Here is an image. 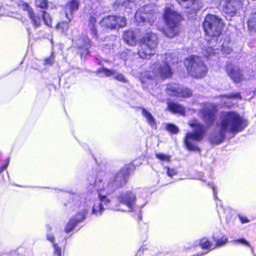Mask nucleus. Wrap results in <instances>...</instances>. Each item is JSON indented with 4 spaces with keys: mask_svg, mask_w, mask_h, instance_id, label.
Here are the masks:
<instances>
[{
    "mask_svg": "<svg viewBox=\"0 0 256 256\" xmlns=\"http://www.w3.org/2000/svg\"><path fill=\"white\" fill-rule=\"evenodd\" d=\"M128 2H133V0H128Z\"/></svg>",
    "mask_w": 256,
    "mask_h": 256,
    "instance_id": "nucleus-50",
    "label": "nucleus"
},
{
    "mask_svg": "<svg viewBox=\"0 0 256 256\" xmlns=\"http://www.w3.org/2000/svg\"><path fill=\"white\" fill-rule=\"evenodd\" d=\"M220 50L223 54H227L232 52V44L228 38L225 39L221 46Z\"/></svg>",
    "mask_w": 256,
    "mask_h": 256,
    "instance_id": "nucleus-31",
    "label": "nucleus"
},
{
    "mask_svg": "<svg viewBox=\"0 0 256 256\" xmlns=\"http://www.w3.org/2000/svg\"><path fill=\"white\" fill-rule=\"evenodd\" d=\"M222 102L223 104L228 107H230L232 106V104L228 102V100L230 99H242V97L240 94L238 92H234L228 95H224L221 96Z\"/></svg>",
    "mask_w": 256,
    "mask_h": 256,
    "instance_id": "nucleus-22",
    "label": "nucleus"
},
{
    "mask_svg": "<svg viewBox=\"0 0 256 256\" xmlns=\"http://www.w3.org/2000/svg\"><path fill=\"white\" fill-rule=\"evenodd\" d=\"M184 64L189 74L196 78H202L207 73L208 69L201 58L190 56L186 58Z\"/></svg>",
    "mask_w": 256,
    "mask_h": 256,
    "instance_id": "nucleus-7",
    "label": "nucleus"
},
{
    "mask_svg": "<svg viewBox=\"0 0 256 256\" xmlns=\"http://www.w3.org/2000/svg\"><path fill=\"white\" fill-rule=\"evenodd\" d=\"M18 6L23 10L27 11L28 15L33 11L32 8L24 2H20L18 3Z\"/></svg>",
    "mask_w": 256,
    "mask_h": 256,
    "instance_id": "nucleus-36",
    "label": "nucleus"
},
{
    "mask_svg": "<svg viewBox=\"0 0 256 256\" xmlns=\"http://www.w3.org/2000/svg\"><path fill=\"white\" fill-rule=\"evenodd\" d=\"M40 16H42L45 24L48 26H50L52 20L50 14L44 11H42Z\"/></svg>",
    "mask_w": 256,
    "mask_h": 256,
    "instance_id": "nucleus-33",
    "label": "nucleus"
},
{
    "mask_svg": "<svg viewBox=\"0 0 256 256\" xmlns=\"http://www.w3.org/2000/svg\"><path fill=\"white\" fill-rule=\"evenodd\" d=\"M9 162H10V158H8L6 160V164H4L2 165L0 167V170L1 172L4 170H6L7 168L8 164H9Z\"/></svg>",
    "mask_w": 256,
    "mask_h": 256,
    "instance_id": "nucleus-46",
    "label": "nucleus"
},
{
    "mask_svg": "<svg viewBox=\"0 0 256 256\" xmlns=\"http://www.w3.org/2000/svg\"><path fill=\"white\" fill-rule=\"evenodd\" d=\"M216 50H214L212 46H208L203 50V54L207 58L210 57L213 54H216Z\"/></svg>",
    "mask_w": 256,
    "mask_h": 256,
    "instance_id": "nucleus-34",
    "label": "nucleus"
},
{
    "mask_svg": "<svg viewBox=\"0 0 256 256\" xmlns=\"http://www.w3.org/2000/svg\"><path fill=\"white\" fill-rule=\"evenodd\" d=\"M226 68L228 76L234 82L238 83L242 80V74L238 66L232 64H228Z\"/></svg>",
    "mask_w": 256,
    "mask_h": 256,
    "instance_id": "nucleus-16",
    "label": "nucleus"
},
{
    "mask_svg": "<svg viewBox=\"0 0 256 256\" xmlns=\"http://www.w3.org/2000/svg\"><path fill=\"white\" fill-rule=\"evenodd\" d=\"M166 130L173 134H177L179 131L178 128L173 124H167Z\"/></svg>",
    "mask_w": 256,
    "mask_h": 256,
    "instance_id": "nucleus-37",
    "label": "nucleus"
},
{
    "mask_svg": "<svg viewBox=\"0 0 256 256\" xmlns=\"http://www.w3.org/2000/svg\"><path fill=\"white\" fill-rule=\"evenodd\" d=\"M166 168L167 169V174L170 177H172L176 174V172L174 169H170L169 168Z\"/></svg>",
    "mask_w": 256,
    "mask_h": 256,
    "instance_id": "nucleus-43",
    "label": "nucleus"
},
{
    "mask_svg": "<svg viewBox=\"0 0 256 256\" xmlns=\"http://www.w3.org/2000/svg\"><path fill=\"white\" fill-rule=\"evenodd\" d=\"M47 240L53 244H54L55 238L52 234H48L46 236Z\"/></svg>",
    "mask_w": 256,
    "mask_h": 256,
    "instance_id": "nucleus-48",
    "label": "nucleus"
},
{
    "mask_svg": "<svg viewBox=\"0 0 256 256\" xmlns=\"http://www.w3.org/2000/svg\"><path fill=\"white\" fill-rule=\"evenodd\" d=\"M242 6L240 0H226L223 5V12L226 14L232 16Z\"/></svg>",
    "mask_w": 256,
    "mask_h": 256,
    "instance_id": "nucleus-14",
    "label": "nucleus"
},
{
    "mask_svg": "<svg viewBox=\"0 0 256 256\" xmlns=\"http://www.w3.org/2000/svg\"><path fill=\"white\" fill-rule=\"evenodd\" d=\"M156 156L162 162H169L170 160V155L162 153H156Z\"/></svg>",
    "mask_w": 256,
    "mask_h": 256,
    "instance_id": "nucleus-35",
    "label": "nucleus"
},
{
    "mask_svg": "<svg viewBox=\"0 0 256 256\" xmlns=\"http://www.w3.org/2000/svg\"><path fill=\"white\" fill-rule=\"evenodd\" d=\"M188 124L192 128L193 132H189L186 134L184 138V144L188 150L196 151L198 150L196 142L203 139L206 133V129L196 119L190 120Z\"/></svg>",
    "mask_w": 256,
    "mask_h": 256,
    "instance_id": "nucleus-4",
    "label": "nucleus"
},
{
    "mask_svg": "<svg viewBox=\"0 0 256 256\" xmlns=\"http://www.w3.org/2000/svg\"><path fill=\"white\" fill-rule=\"evenodd\" d=\"M126 20L124 17L109 16L104 18L100 22L102 26L110 30L123 28L126 26Z\"/></svg>",
    "mask_w": 256,
    "mask_h": 256,
    "instance_id": "nucleus-8",
    "label": "nucleus"
},
{
    "mask_svg": "<svg viewBox=\"0 0 256 256\" xmlns=\"http://www.w3.org/2000/svg\"><path fill=\"white\" fill-rule=\"evenodd\" d=\"M94 187L97 191H101L102 190L108 189L109 192L112 188L110 183L109 182H103L102 180H96L94 183Z\"/></svg>",
    "mask_w": 256,
    "mask_h": 256,
    "instance_id": "nucleus-24",
    "label": "nucleus"
},
{
    "mask_svg": "<svg viewBox=\"0 0 256 256\" xmlns=\"http://www.w3.org/2000/svg\"><path fill=\"white\" fill-rule=\"evenodd\" d=\"M157 35L152 32H148L142 37L140 42L138 54L140 58L149 60L154 55L158 46Z\"/></svg>",
    "mask_w": 256,
    "mask_h": 256,
    "instance_id": "nucleus-3",
    "label": "nucleus"
},
{
    "mask_svg": "<svg viewBox=\"0 0 256 256\" xmlns=\"http://www.w3.org/2000/svg\"><path fill=\"white\" fill-rule=\"evenodd\" d=\"M54 254L57 256H62V250L60 247L56 244H54Z\"/></svg>",
    "mask_w": 256,
    "mask_h": 256,
    "instance_id": "nucleus-40",
    "label": "nucleus"
},
{
    "mask_svg": "<svg viewBox=\"0 0 256 256\" xmlns=\"http://www.w3.org/2000/svg\"><path fill=\"white\" fill-rule=\"evenodd\" d=\"M91 46V42L88 38L86 37L82 40H79L78 43V46L80 48L84 50L81 52V54L86 55L88 54V49Z\"/></svg>",
    "mask_w": 256,
    "mask_h": 256,
    "instance_id": "nucleus-20",
    "label": "nucleus"
},
{
    "mask_svg": "<svg viewBox=\"0 0 256 256\" xmlns=\"http://www.w3.org/2000/svg\"><path fill=\"white\" fill-rule=\"evenodd\" d=\"M246 126L244 119L237 112H224L216 123V130L211 134L210 140L212 144H220L225 140L227 134L242 131Z\"/></svg>",
    "mask_w": 256,
    "mask_h": 256,
    "instance_id": "nucleus-1",
    "label": "nucleus"
},
{
    "mask_svg": "<svg viewBox=\"0 0 256 256\" xmlns=\"http://www.w3.org/2000/svg\"><path fill=\"white\" fill-rule=\"evenodd\" d=\"M74 226L75 225H68L64 229L65 232L66 233L70 232L74 228Z\"/></svg>",
    "mask_w": 256,
    "mask_h": 256,
    "instance_id": "nucleus-47",
    "label": "nucleus"
},
{
    "mask_svg": "<svg viewBox=\"0 0 256 256\" xmlns=\"http://www.w3.org/2000/svg\"><path fill=\"white\" fill-rule=\"evenodd\" d=\"M210 186L213 190L214 197L216 198V188L214 186L213 184H212Z\"/></svg>",
    "mask_w": 256,
    "mask_h": 256,
    "instance_id": "nucleus-49",
    "label": "nucleus"
},
{
    "mask_svg": "<svg viewBox=\"0 0 256 256\" xmlns=\"http://www.w3.org/2000/svg\"><path fill=\"white\" fill-rule=\"evenodd\" d=\"M80 2L78 0H70L66 4V8L72 13L78 10Z\"/></svg>",
    "mask_w": 256,
    "mask_h": 256,
    "instance_id": "nucleus-32",
    "label": "nucleus"
},
{
    "mask_svg": "<svg viewBox=\"0 0 256 256\" xmlns=\"http://www.w3.org/2000/svg\"><path fill=\"white\" fill-rule=\"evenodd\" d=\"M102 204L98 201H96L92 206V214L96 216H100L104 211Z\"/></svg>",
    "mask_w": 256,
    "mask_h": 256,
    "instance_id": "nucleus-26",
    "label": "nucleus"
},
{
    "mask_svg": "<svg viewBox=\"0 0 256 256\" xmlns=\"http://www.w3.org/2000/svg\"><path fill=\"white\" fill-rule=\"evenodd\" d=\"M177 62L176 58H172L171 55L166 54L164 60L161 63H154L151 67V71L144 73L142 76L141 82H146L144 78L146 76L148 79H153L154 78H164L170 76L172 72L170 64Z\"/></svg>",
    "mask_w": 256,
    "mask_h": 256,
    "instance_id": "nucleus-2",
    "label": "nucleus"
},
{
    "mask_svg": "<svg viewBox=\"0 0 256 256\" xmlns=\"http://www.w3.org/2000/svg\"><path fill=\"white\" fill-rule=\"evenodd\" d=\"M36 4L37 6L40 8H45L48 4L46 0H36Z\"/></svg>",
    "mask_w": 256,
    "mask_h": 256,
    "instance_id": "nucleus-38",
    "label": "nucleus"
},
{
    "mask_svg": "<svg viewBox=\"0 0 256 256\" xmlns=\"http://www.w3.org/2000/svg\"><path fill=\"white\" fill-rule=\"evenodd\" d=\"M130 172L129 168L128 166L122 168L114 176L112 182H110L112 188H118L124 185L128 180Z\"/></svg>",
    "mask_w": 256,
    "mask_h": 256,
    "instance_id": "nucleus-12",
    "label": "nucleus"
},
{
    "mask_svg": "<svg viewBox=\"0 0 256 256\" xmlns=\"http://www.w3.org/2000/svg\"><path fill=\"white\" fill-rule=\"evenodd\" d=\"M96 19L95 18L92 16L89 19V27L91 35L94 38H98V32L96 28Z\"/></svg>",
    "mask_w": 256,
    "mask_h": 256,
    "instance_id": "nucleus-29",
    "label": "nucleus"
},
{
    "mask_svg": "<svg viewBox=\"0 0 256 256\" xmlns=\"http://www.w3.org/2000/svg\"><path fill=\"white\" fill-rule=\"evenodd\" d=\"M184 8L188 9L190 13H194L202 8L200 0H176Z\"/></svg>",
    "mask_w": 256,
    "mask_h": 256,
    "instance_id": "nucleus-15",
    "label": "nucleus"
},
{
    "mask_svg": "<svg viewBox=\"0 0 256 256\" xmlns=\"http://www.w3.org/2000/svg\"><path fill=\"white\" fill-rule=\"evenodd\" d=\"M166 92L172 96L188 98L192 96V92L190 89L180 86L176 84H168Z\"/></svg>",
    "mask_w": 256,
    "mask_h": 256,
    "instance_id": "nucleus-10",
    "label": "nucleus"
},
{
    "mask_svg": "<svg viewBox=\"0 0 256 256\" xmlns=\"http://www.w3.org/2000/svg\"><path fill=\"white\" fill-rule=\"evenodd\" d=\"M199 246L202 250H212L214 244L206 238H202L199 242Z\"/></svg>",
    "mask_w": 256,
    "mask_h": 256,
    "instance_id": "nucleus-30",
    "label": "nucleus"
},
{
    "mask_svg": "<svg viewBox=\"0 0 256 256\" xmlns=\"http://www.w3.org/2000/svg\"><path fill=\"white\" fill-rule=\"evenodd\" d=\"M164 16L167 26L164 32L166 36L172 38L178 33L182 16L173 8H166Z\"/></svg>",
    "mask_w": 256,
    "mask_h": 256,
    "instance_id": "nucleus-6",
    "label": "nucleus"
},
{
    "mask_svg": "<svg viewBox=\"0 0 256 256\" xmlns=\"http://www.w3.org/2000/svg\"><path fill=\"white\" fill-rule=\"evenodd\" d=\"M212 239L214 242L213 246L214 248L222 247L228 242V236L222 233L214 234L212 236Z\"/></svg>",
    "mask_w": 256,
    "mask_h": 256,
    "instance_id": "nucleus-18",
    "label": "nucleus"
},
{
    "mask_svg": "<svg viewBox=\"0 0 256 256\" xmlns=\"http://www.w3.org/2000/svg\"><path fill=\"white\" fill-rule=\"evenodd\" d=\"M236 242H240V244L246 245L247 246H250V244L244 238H240L236 240Z\"/></svg>",
    "mask_w": 256,
    "mask_h": 256,
    "instance_id": "nucleus-45",
    "label": "nucleus"
},
{
    "mask_svg": "<svg viewBox=\"0 0 256 256\" xmlns=\"http://www.w3.org/2000/svg\"><path fill=\"white\" fill-rule=\"evenodd\" d=\"M45 64L52 65L54 62V59L53 56H52L50 57L47 58L45 60Z\"/></svg>",
    "mask_w": 256,
    "mask_h": 256,
    "instance_id": "nucleus-44",
    "label": "nucleus"
},
{
    "mask_svg": "<svg viewBox=\"0 0 256 256\" xmlns=\"http://www.w3.org/2000/svg\"><path fill=\"white\" fill-rule=\"evenodd\" d=\"M151 6L146 5L138 9L136 14L135 18L138 22H148L152 25L156 18V12L151 10Z\"/></svg>",
    "mask_w": 256,
    "mask_h": 256,
    "instance_id": "nucleus-9",
    "label": "nucleus"
},
{
    "mask_svg": "<svg viewBox=\"0 0 256 256\" xmlns=\"http://www.w3.org/2000/svg\"><path fill=\"white\" fill-rule=\"evenodd\" d=\"M100 73L104 74L106 76H114L116 80L120 82H126V80L122 74H116V72L114 70H111L105 68H102L97 71V74Z\"/></svg>",
    "mask_w": 256,
    "mask_h": 256,
    "instance_id": "nucleus-19",
    "label": "nucleus"
},
{
    "mask_svg": "<svg viewBox=\"0 0 256 256\" xmlns=\"http://www.w3.org/2000/svg\"><path fill=\"white\" fill-rule=\"evenodd\" d=\"M118 200L128 208L129 211H131L135 204L136 196L135 194L132 192L127 191L122 193L118 196Z\"/></svg>",
    "mask_w": 256,
    "mask_h": 256,
    "instance_id": "nucleus-13",
    "label": "nucleus"
},
{
    "mask_svg": "<svg viewBox=\"0 0 256 256\" xmlns=\"http://www.w3.org/2000/svg\"><path fill=\"white\" fill-rule=\"evenodd\" d=\"M238 218L242 223H248L250 222V220L244 215L238 214Z\"/></svg>",
    "mask_w": 256,
    "mask_h": 256,
    "instance_id": "nucleus-42",
    "label": "nucleus"
},
{
    "mask_svg": "<svg viewBox=\"0 0 256 256\" xmlns=\"http://www.w3.org/2000/svg\"><path fill=\"white\" fill-rule=\"evenodd\" d=\"M86 214L87 210L86 209L82 210L70 218V224H76L82 222L86 218Z\"/></svg>",
    "mask_w": 256,
    "mask_h": 256,
    "instance_id": "nucleus-21",
    "label": "nucleus"
},
{
    "mask_svg": "<svg viewBox=\"0 0 256 256\" xmlns=\"http://www.w3.org/2000/svg\"><path fill=\"white\" fill-rule=\"evenodd\" d=\"M248 27L252 32H256V12L250 16L248 20Z\"/></svg>",
    "mask_w": 256,
    "mask_h": 256,
    "instance_id": "nucleus-28",
    "label": "nucleus"
},
{
    "mask_svg": "<svg viewBox=\"0 0 256 256\" xmlns=\"http://www.w3.org/2000/svg\"><path fill=\"white\" fill-rule=\"evenodd\" d=\"M217 110L216 106L212 104H206L200 110L203 119L208 126L213 124L215 118V114Z\"/></svg>",
    "mask_w": 256,
    "mask_h": 256,
    "instance_id": "nucleus-11",
    "label": "nucleus"
},
{
    "mask_svg": "<svg viewBox=\"0 0 256 256\" xmlns=\"http://www.w3.org/2000/svg\"><path fill=\"white\" fill-rule=\"evenodd\" d=\"M141 110L142 115L146 118L149 124L152 127L156 126V121L152 114L144 108H141Z\"/></svg>",
    "mask_w": 256,
    "mask_h": 256,
    "instance_id": "nucleus-27",
    "label": "nucleus"
},
{
    "mask_svg": "<svg viewBox=\"0 0 256 256\" xmlns=\"http://www.w3.org/2000/svg\"><path fill=\"white\" fill-rule=\"evenodd\" d=\"M123 39L130 46H133L136 44V36L132 30L124 32L123 34Z\"/></svg>",
    "mask_w": 256,
    "mask_h": 256,
    "instance_id": "nucleus-23",
    "label": "nucleus"
},
{
    "mask_svg": "<svg viewBox=\"0 0 256 256\" xmlns=\"http://www.w3.org/2000/svg\"><path fill=\"white\" fill-rule=\"evenodd\" d=\"M223 25L222 20L216 16L207 15L203 23V28L206 35V40L208 42L216 41L222 34Z\"/></svg>",
    "mask_w": 256,
    "mask_h": 256,
    "instance_id": "nucleus-5",
    "label": "nucleus"
},
{
    "mask_svg": "<svg viewBox=\"0 0 256 256\" xmlns=\"http://www.w3.org/2000/svg\"><path fill=\"white\" fill-rule=\"evenodd\" d=\"M168 108L173 113L178 114L182 116L189 114V112H190V114L194 112V110L184 108L182 105L174 102L168 103Z\"/></svg>",
    "mask_w": 256,
    "mask_h": 256,
    "instance_id": "nucleus-17",
    "label": "nucleus"
},
{
    "mask_svg": "<svg viewBox=\"0 0 256 256\" xmlns=\"http://www.w3.org/2000/svg\"><path fill=\"white\" fill-rule=\"evenodd\" d=\"M98 196L100 200V202L102 203H104L106 205H107L110 202V200L105 196H102L100 194H99Z\"/></svg>",
    "mask_w": 256,
    "mask_h": 256,
    "instance_id": "nucleus-41",
    "label": "nucleus"
},
{
    "mask_svg": "<svg viewBox=\"0 0 256 256\" xmlns=\"http://www.w3.org/2000/svg\"><path fill=\"white\" fill-rule=\"evenodd\" d=\"M28 17L31 20L32 23L34 28L39 27L41 24L40 14H35L34 11L31 12L28 15Z\"/></svg>",
    "mask_w": 256,
    "mask_h": 256,
    "instance_id": "nucleus-25",
    "label": "nucleus"
},
{
    "mask_svg": "<svg viewBox=\"0 0 256 256\" xmlns=\"http://www.w3.org/2000/svg\"><path fill=\"white\" fill-rule=\"evenodd\" d=\"M56 28L58 29H61L62 32H64V31L66 30H68V25L67 23L64 22L58 23L56 26Z\"/></svg>",
    "mask_w": 256,
    "mask_h": 256,
    "instance_id": "nucleus-39",
    "label": "nucleus"
}]
</instances>
